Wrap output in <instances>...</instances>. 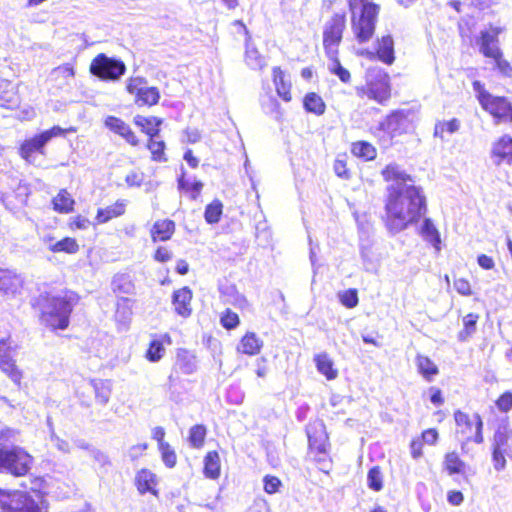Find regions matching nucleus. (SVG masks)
<instances>
[{"mask_svg": "<svg viewBox=\"0 0 512 512\" xmlns=\"http://www.w3.org/2000/svg\"><path fill=\"white\" fill-rule=\"evenodd\" d=\"M147 81L145 80V78L143 77H134V78H130L128 80V83H127V91L132 94V95H135L136 98L141 94V92L143 91V89L146 87Z\"/></svg>", "mask_w": 512, "mask_h": 512, "instance_id": "6e6d98bb", "label": "nucleus"}, {"mask_svg": "<svg viewBox=\"0 0 512 512\" xmlns=\"http://www.w3.org/2000/svg\"><path fill=\"white\" fill-rule=\"evenodd\" d=\"M56 77H61L64 79H72L75 75L74 68L71 64L66 63L64 65L58 66L52 72Z\"/></svg>", "mask_w": 512, "mask_h": 512, "instance_id": "680f3d73", "label": "nucleus"}, {"mask_svg": "<svg viewBox=\"0 0 512 512\" xmlns=\"http://www.w3.org/2000/svg\"><path fill=\"white\" fill-rule=\"evenodd\" d=\"M496 406L502 412H508L512 409V393L505 392L496 401Z\"/></svg>", "mask_w": 512, "mask_h": 512, "instance_id": "0e129e2a", "label": "nucleus"}, {"mask_svg": "<svg viewBox=\"0 0 512 512\" xmlns=\"http://www.w3.org/2000/svg\"><path fill=\"white\" fill-rule=\"evenodd\" d=\"M482 108L493 116L495 123H512V105L505 97L486 96Z\"/></svg>", "mask_w": 512, "mask_h": 512, "instance_id": "f8f14e48", "label": "nucleus"}, {"mask_svg": "<svg viewBox=\"0 0 512 512\" xmlns=\"http://www.w3.org/2000/svg\"><path fill=\"white\" fill-rule=\"evenodd\" d=\"M95 394V400L98 404L105 406L110 399L112 384L110 380L92 379L90 381Z\"/></svg>", "mask_w": 512, "mask_h": 512, "instance_id": "b1692460", "label": "nucleus"}, {"mask_svg": "<svg viewBox=\"0 0 512 512\" xmlns=\"http://www.w3.org/2000/svg\"><path fill=\"white\" fill-rule=\"evenodd\" d=\"M351 29L359 43L368 42L374 35L379 6L373 0H348Z\"/></svg>", "mask_w": 512, "mask_h": 512, "instance_id": "7ed1b4c3", "label": "nucleus"}, {"mask_svg": "<svg viewBox=\"0 0 512 512\" xmlns=\"http://www.w3.org/2000/svg\"><path fill=\"white\" fill-rule=\"evenodd\" d=\"M222 300L239 309H245L249 306L246 297L241 294L234 285H222L219 288Z\"/></svg>", "mask_w": 512, "mask_h": 512, "instance_id": "6ab92c4d", "label": "nucleus"}, {"mask_svg": "<svg viewBox=\"0 0 512 512\" xmlns=\"http://www.w3.org/2000/svg\"><path fill=\"white\" fill-rule=\"evenodd\" d=\"M223 205L219 200H214L205 209V219L209 224L217 223L222 214Z\"/></svg>", "mask_w": 512, "mask_h": 512, "instance_id": "49530a36", "label": "nucleus"}, {"mask_svg": "<svg viewBox=\"0 0 512 512\" xmlns=\"http://www.w3.org/2000/svg\"><path fill=\"white\" fill-rule=\"evenodd\" d=\"M204 473L206 477L216 479L220 474V458L216 451H210L204 458Z\"/></svg>", "mask_w": 512, "mask_h": 512, "instance_id": "7c9ffc66", "label": "nucleus"}, {"mask_svg": "<svg viewBox=\"0 0 512 512\" xmlns=\"http://www.w3.org/2000/svg\"><path fill=\"white\" fill-rule=\"evenodd\" d=\"M491 159L497 166L512 164V137L504 135L494 142L491 149Z\"/></svg>", "mask_w": 512, "mask_h": 512, "instance_id": "4468645a", "label": "nucleus"}, {"mask_svg": "<svg viewBox=\"0 0 512 512\" xmlns=\"http://www.w3.org/2000/svg\"><path fill=\"white\" fill-rule=\"evenodd\" d=\"M245 61L246 64L254 70H261L266 66L265 59L259 51L251 45L250 36L246 39Z\"/></svg>", "mask_w": 512, "mask_h": 512, "instance_id": "c85d7f7f", "label": "nucleus"}, {"mask_svg": "<svg viewBox=\"0 0 512 512\" xmlns=\"http://www.w3.org/2000/svg\"><path fill=\"white\" fill-rule=\"evenodd\" d=\"M444 466L449 474H455L463 472L465 463L459 458L457 453L450 452L445 455Z\"/></svg>", "mask_w": 512, "mask_h": 512, "instance_id": "37998d69", "label": "nucleus"}, {"mask_svg": "<svg viewBox=\"0 0 512 512\" xmlns=\"http://www.w3.org/2000/svg\"><path fill=\"white\" fill-rule=\"evenodd\" d=\"M143 179L144 177L142 173L131 172L126 176L125 181L130 187H139L142 184Z\"/></svg>", "mask_w": 512, "mask_h": 512, "instance_id": "338daca9", "label": "nucleus"}, {"mask_svg": "<svg viewBox=\"0 0 512 512\" xmlns=\"http://www.w3.org/2000/svg\"><path fill=\"white\" fill-rule=\"evenodd\" d=\"M31 462L32 457L18 446L0 448V471L23 476L29 471Z\"/></svg>", "mask_w": 512, "mask_h": 512, "instance_id": "423d86ee", "label": "nucleus"}, {"mask_svg": "<svg viewBox=\"0 0 512 512\" xmlns=\"http://www.w3.org/2000/svg\"><path fill=\"white\" fill-rule=\"evenodd\" d=\"M0 502L8 512H41L38 502L23 492L11 494L0 489Z\"/></svg>", "mask_w": 512, "mask_h": 512, "instance_id": "1a4fd4ad", "label": "nucleus"}, {"mask_svg": "<svg viewBox=\"0 0 512 512\" xmlns=\"http://www.w3.org/2000/svg\"><path fill=\"white\" fill-rule=\"evenodd\" d=\"M419 234L429 242L438 254L441 250V238L435 226H420Z\"/></svg>", "mask_w": 512, "mask_h": 512, "instance_id": "e433bc0d", "label": "nucleus"}, {"mask_svg": "<svg viewBox=\"0 0 512 512\" xmlns=\"http://www.w3.org/2000/svg\"><path fill=\"white\" fill-rule=\"evenodd\" d=\"M176 367L186 375L193 374L197 370V360L194 354L186 349H179L176 357Z\"/></svg>", "mask_w": 512, "mask_h": 512, "instance_id": "412c9836", "label": "nucleus"}, {"mask_svg": "<svg viewBox=\"0 0 512 512\" xmlns=\"http://www.w3.org/2000/svg\"><path fill=\"white\" fill-rule=\"evenodd\" d=\"M0 369L16 384L22 379L21 371L16 367L9 351L5 349V343H0Z\"/></svg>", "mask_w": 512, "mask_h": 512, "instance_id": "a211bd4d", "label": "nucleus"}, {"mask_svg": "<svg viewBox=\"0 0 512 512\" xmlns=\"http://www.w3.org/2000/svg\"><path fill=\"white\" fill-rule=\"evenodd\" d=\"M263 341L254 332H247L240 340L237 351L246 355H256L261 351Z\"/></svg>", "mask_w": 512, "mask_h": 512, "instance_id": "aec40b11", "label": "nucleus"}, {"mask_svg": "<svg viewBox=\"0 0 512 512\" xmlns=\"http://www.w3.org/2000/svg\"><path fill=\"white\" fill-rule=\"evenodd\" d=\"M158 134L159 129H156L155 131L147 129V135L150 136L148 149L150 150L154 161L164 162L167 160L164 154L165 143L163 140L158 139Z\"/></svg>", "mask_w": 512, "mask_h": 512, "instance_id": "393cba45", "label": "nucleus"}, {"mask_svg": "<svg viewBox=\"0 0 512 512\" xmlns=\"http://www.w3.org/2000/svg\"><path fill=\"white\" fill-rule=\"evenodd\" d=\"M501 32V28L493 26H490L488 30L481 31L477 44L485 57L493 58L500 54L498 35Z\"/></svg>", "mask_w": 512, "mask_h": 512, "instance_id": "ddd939ff", "label": "nucleus"}, {"mask_svg": "<svg viewBox=\"0 0 512 512\" xmlns=\"http://www.w3.org/2000/svg\"><path fill=\"white\" fill-rule=\"evenodd\" d=\"M105 126L113 131L116 134H119L121 137H123L129 144L132 146H137L139 141L134 134V132L131 130L128 124H126L123 120L114 117V116H108L105 119Z\"/></svg>", "mask_w": 512, "mask_h": 512, "instance_id": "2eb2a0df", "label": "nucleus"}, {"mask_svg": "<svg viewBox=\"0 0 512 512\" xmlns=\"http://www.w3.org/2000/svg\"><path fill=\"white\" fill-rule=\"evenodd\" d=\"M357 95L367 96L379 104H385L391 97L389 75L380 69L369 71L367 83L365 86L357 88Z\"/></svg>", "mask_w": 512, "mask_h": 512, "instance_id": "20e7f679", "label": "nucleus"}, {"mask_svg": "<svg viewBox=\"0 0 512 512\" xmlns=\"http://www.w3.org/2000/svg\"><path fill=\"white\" fill-rule=\"evenodd\" d=\"M416 363L419 372L428 380L438 373L437 366L426 356L418 355Z\"/></svg>", "mask_w": 512, "mask_h": 512, "instance_id": "a19ab883", "label": "nucleus"}, {"mask_svg": "<svg viewBox=\"0 0 512 512\" xmlns=\"http://www.w3.org/2000/svg\"><path fill=\"white\" fill-rule=\"evenodd\" d=\"M125 206L123 203L117 202L114 205L108 206L104 209H99L97 219L99 222H107L114 217L120 216L124 213Z\"/></svg>", "mask_w": 512, "mask_h": 512, "instance_id": "4c0bfd02", "label": "nucleus"}, {"mask_svg": "<svg viewBox=\"0 0 512 512\" xmlns=\"http://www.w3.org/2000/svg\"><path fill=\"white\" fill-rule=\"evenodd\" d=\"M334 172L337 176L347 179L349 178L348 169L346 168V163L343 160L337 159L334 162Z\"/></svg>", "mask_w": 512, "mask_h": 512, "instance_id": "774afa93", "label": "nucleus"}, {"mask_svg": "<svg viewBox=\"0 0 512 512\" xmlns=\"http://www.w3.org/2000/svg\"><path fill=\"white\" fill-rule=\"evenodd\" d=\"M74 200L67 190L62 189L53 199L54 209L61 213H68L72 211Z\"/></svg>", "mask_w": 512, "mask_h": 512, "instance_id": "f704fd0d", "label": "nucleus"}, {"mask_svg": "<svg viewBox=\"0 0 512 512\" xmlns=\"http://www.w3.org/2000/svg\"><path fill=\"white\" fill-rule=\"evenodd\" d=\"M112 285L114 291H119L128 294L132 290L131 282L123 275L115 277L112 282Z\"/></svg>", "mask_w": 512, "mask_h": 512, "instance_id": "13d9d810", "label": "nucleus"}, {"mask_svg": "<svg viewBox=\"0 0 512 512\" xmlns=\"http://www.w3.org/2000/svg\"><path fill=\"white\" fill-rule=\"evenodd\" d=\"M497 69L505 76H512V67L509 62L502 57V52L497 57H493Z\"/></svg>", "mask_w": 512, "mask_h": 512, "instance_id": "e2e57ef3", "label": "nucleus"}, {"mask_svg": "<svg viewBox=\"0 0 512 512\" xmlns=\"http://www.w3.org/2000/svg\"><path fill=\"white\" fill-rule=\"evenodd\" d=\"M507 450L493 448L492 460L495 470L501 471L506 467L505 453Z\"/></svg>", "mask_w": 512, "mask_h": 512, "instance_id": "bf43d9fd", "label": "nucleus"}, {"mask_svg": "<svg viewBox=\"0 0 512 512\" xmlns=\"http://www.w3.org/2000/svg\"><path fill=\"white\" fill-rule=\"evenodd\" d=\"M19 103V98L14 91V87L8 81L0 82V106L6 108L16 107Z\"/></svg>", "mask_w": 512, "mask_h": 512, "instance_id": "cd10ccee", "label": "nucleus"}, {"mask_svg": "<svg viewBox=\"0 0 512 512\" xmlns=\"http://www.w3.org/2000/svg\"><path fill=\"white\" fill-rule=\"evenodd\" d=\"M454 288L461 295H464V296L471 295L470 283L466 279L460 278V279L455 280Z\"/></svg>", "mask_w": 512, "mask_h": 512, "instance_id": "69168bd1", "label": "nucleus"}, {"mask_svg": "<svg viewBox=\"0 0 512 512\" xmlns=\"http://www.w3.org/2000/svg\"><path fill=\"white\" fill-rule=\"evenodd\" d=\"M23 281L17 274L0 269V292L7 296H15L20 292Z\"/></svg>", "mask_w": 512, "mask_h": 512, "instance_id": "f3484780", "label": "nucleus"}, {"mask_svg": "<svg viewBox=\"0 0 512 512\" xmlns=\"http://www.w3.org/2000/svg\"><path fill=\"white\" fill-rule=\"evenodd\" d=\"M455 422L460 428V432L467 441H474L477 444L483 442V422L479 414H474L473 419L462 411H456L454 414Z\"/></svg>", "mask_w": 512, "mask_h": 512, "instance_id": "9d476101", "label": "nucleus"}, {"mask_svg": "<svg viewBox=\"0 0 512 512\" xmlns=\"http://www.w3.org/2000/svg\"><path fill=\"white\" fill-rule=\"evenodd\" d=\"M329 60L331 61V63L329 64L328 66V69L329 71L332 73V74H335L336 76H338V78L343 82V83H348L350 82V79H351V74L350 72L344 68L339 59H338V55L335 56V57H328Z\"/></svg>", "mask_w": 512, "mask_h": 512, "instance_id": "c03bdc74", "label": "nucleus"}, {"mask_svg": "<svg viewBox=\"0 0 512 512\" xmlns=\"http://www.w3.org/2000/svg\"><path fill=\"white\" fill-rule=\"evenodd\" d=\"M378 58L386 63L392 64L394 57V41L390 35L383 36L377 41Z\"/></svg>", "mask_w": 512, "mask_h": 512, "instance_id": "bb28decb", "label": "nucleus"}, {"mask_svg": "<svg viewBox=\"0 0 512 512\" xmlns=\"http://www.w3.org/2000/svg\"><path fill=\"white\" fill-rule=\"evenodd\" d=\"M303 105L306 111L316 115H322L325 112V103L323 99L316 93H308L304 97Z\"/></svg>", "mask_w": 512, "mask_h": 512, "instance_id": "473e14b6", "label": "nucleus"}, {"mask_svg": "<svg viewBox=\"0 0 512 512\" xmlns=\"http://www.w3.org/2000/svg\"><path fill=\"white\" fill-rule=\"evenodd\" d=\"M150 233L154 242L165 241L173 235L174 226H153Z\"/></svg>", "mask_w": 512, "mask_h": 512, "instance_id": "3c124183", "label": "nucleus"}, {"mask_svg": "<svg viewBox=\"0 0 512 512\" xmlns=\"http://www.w3.org/2000/svg\"><path fill=\"white\" fill-rule=\"evenodd\" d=\"M64 130L59 126H54L53 128L43 131L42 133L25 140L20 149V156L25 159L29 163H33V154L41 153L43 154V149L45 145L54 137L63 135Z\"/></svg>", "mask_w": 512, "mask_h": 512, "instance_id": "6e6552de", "label": "nucleus"}, {"mask_svg": "<svg viewBox=\"0 0 512 512\" xmlns=\"http://www.w3.org/2000/svg\"><path fill=\"white\" fill-rule=\"evenodd\" d=\"M346 27V17L343 13H335L323 27V47L327 57L338 55V47L342 41Z\"/></svg>", "mask_w": 512, "mask_h": 512, "instance_id": "0eeeda50", "label": "nucleus"}, {"mask_svg": "<svg viewBox=\"0 0 512 512\" xmlns=\"http://www.w3.org/2000/svg\"><path fill=\"white\" fill-rule=\"evenodd\" d=\"M460 129V121L453 118L449 121H438L434 127V136L442 140L445 139V133L454 134Z\"/></svg>", "mask_w": 512, "mask_h": 512, "instance_id": "72a5a7b5", "label": "nucleus"}, {"mask_svg": "<svg viewBox=\"0 0 512 512\" xmlns=\"http://www.w3.org/2000/svg\"><path fill=\"white\" fill-rule=\"evenodd\" d=\"M165 353L163 342L160 340H152L146 353V357L151 362L159 361Z\"/></svg>", "mask_w": 512, "mask_h": 512, "instance_id": "8fccbe9b", "label": "nucleus"}, {"mask_svg": "<svg viewBox=\"0 0 512 512\" xmlns=\"http://www.w3.org/2000/svg\"><path fill=\"white\" fill-rule=\"evenodd\" d=\"M160 99L159 90L156 87H145L137 97L136 103L139 105H155Z\"/></svg>", "mask_w": 512, "mask_h": 512, "instance_id": "79ce46f5", "label": "nucleus"}, {"mask_svg": "<svg viewBox=\"0 0 512 512\" xmlns=\"http://www.w3.org/2000/svg\"><path fill=\"white\" fill-rule=\"evenodd\" d=\"M44 242L52 252H65L74 254L78 251L79 246L74 238L65 237L59 241H54L53 237L44 238Z\"/></svg>", "mask_w": 512, "mask_h": 512, "instance_id": "4be33fe9", "label": "nucleus"}, {"mask_svg": "<svg viewBox=\"0 0 512 512\" xmlns=\"http://www.w3.org/2000/svg\"><path fill=\"white\" fill-rule=\"evenodd\" d=\"M79 297L72 291L59 295L42 294L39 297L40 320L52 330H65L69 326V318Z\"/></svg>", "mask_w": 512, "mask_h": 512, "instance_id": "f03ea898", "label": "nucleus"}, {"mask_svg": "<svg viewBox=\"0 0 512 512\" xmlns=\"http://www.w3.org/2000/svg\"><path fill=\"white\" fill-rule=\"evenodd\" d=\"M264 490L268 494L276 493L281 486V481L275 476L267 475L264 477Z\"/></svg>", "mask_w": 512, "mask_h": 512, "instance_id": "052dcab7", "label": "nucleus"}, {"mask_svg": "<svg viewBox=\"0 0 512 512\" xmlns=\"http://www.w3.org/2000/svg\"><path fill=\"white\" fill-rule=\"evenodd\" d=\"M206 427L204 425H194L189 430L188 441L193 448H201L206 437Z\"/></svg>", "mask_w": 512, "mask_h": 512, "instance_id": "ea45409f", "label": "nucleus"}, {"mask_svg": "<svg viewBox=\"0 0 512 512\" xmlns=\"http://www.w3.org/2000/svg\"><path fill=\"white\" fill-rule=\"evenodd\" d=\"M318 371L325 375L328 380H333L337 377V370L333 368V361L327 353H321L314 358Z\"/></svg>", "mask_w": 512, "mask_h": 512, "instance_id": "c756f323", "label": "nucleus"}, {"mask_svg": "<svg viewBox=\"0 0 512 512\" xmlns=\"http://www.w3.org/2000/svg\"><path fill=\"white\" fill-rule=\"evenodd\" d=\"M352 153L365 160H373L376 157V149L370 143L365 141L353 143Z\"/></svg>", "mask_w": 512, "mask_h": 512, "instance_id": "58836bf2", "label": "nucleus"}, {"mask_svg": "<svg viewBox=\"0 0 512 512\" xmlns=\"http://www.w3.org/2000/svg\"><path fill=\"white\" fill-rule=\"evenodd\" d=\"M309 447L311 450H315L318 453L326 452V441L327 436L324 433V427L322 424H319L318 427L309 428L307 430Z\"/></svg>", "mask_w": 512, "mask_h": 512, "instance_id": "5701e85b", "label": "nucleus"}, {"mask_svg": "<svg viewBox=\"0 0 512 512\" xmlns=\"http://www.w3.org/2000/svg\"><path fill=\"white\" fill-rule=\"evenodd\" d=\"M135 124L139 127H141L146 133H147V129H152L153 131H155L156 129H158V126L161 124V120H157L155 117H152V118H146L144 116H136L135 119Z\"/></svg>", "mask_w": 512, "mask_h": 512, "instance_id": "4d7b16f0", "label": "nucleus"}, {"mask_svg": "<svg viewBox=\"0 0 512 512\" xmlns=\"http://www.w3.org/2000/svg\"><path fill=\"white\" fill-rule=\"evenodd\" d=\"M367 485L374 491H380L383 488V477L378 466L372 467L368 471Z\"/></svg>", "mask_w": 512, "mask_h": 512, "instance_id": "09e8293b", "label": "nucleus"}, {"mask_svg": "<svg viewBox=\"0 0 512 512\" xmlns=\"http://www.w3.org/2000/svg\"><path fill=\"white\" fill-rule=\"evenodd\" d=\"M339 300L347 308H354L358 304V294L356 289H348L339 293Z\"/></svg>", "mask_w": 512, "mask_h": 512, "instance_id": "864d4df0", "label": "nucleus"}, {"mask_svg": "<svg viewBox=\"0 0 512 512\" xmlns=\"http://www.w3.org/2000/svg\"><path fill=\"white\" fill-rule=\"evenodd\" d=\"M512 430L506 425H500L495 431L492 448L507 450Z\"/></svg>", "mask_w": 512, "mask_h": 512, "instance_id": "c9c22d12", "label": "nucleus"}, {"mask_svg": "<svg viewBox=\"0 0 512 512\" xmlns=\"http://www.w3.org/2000/svg\"><path fill=\"white\" fill-rule=\"evenodd\" d=\"M202 187L203 183L201 181L195 180L193 182H190L189 180H186L184 177V173L178 179V188L185 192H189L193 199H196L198 197L202 190Z\"/></svg>", "mask_w": 512, "mask_h": 512, "instance_id": "a18cd8bd", "label": "nucleus"}, {"mask_svg": "<svg viewBox=\"0 0 512 512\" xmlns=\"http://www.w3.org/2000/svg\"><path fill=\"white\" fill-rule=\"evenodd\" d=\"M191 300L192 292L188 287L176 290L172 297L175 312L182 317L190 316L192 312Z\"/></svg>", "mask_w": 512, "mask_h": 512, "instance_id": "dca6fc26", "label": "nucleus"}, {"mask_svg": "<svg viewBox=\"0 0 512 512\" xmlns=\"http://www.w3.org/2000/svg\"><path fill=\"white\" fill-rule=\"evenodd\" d=\"M410 111L396 110L388 115L385 120L379 123V130L386 133L390 138L401 135L410 128Z\"/></svg>", "mask_w": 512, "mask_h": 512, "instance_id": "9b49d317", "label": "nucleus"}, {"mask_svg": "<svg viewBox=\"0 0 512 512\" xmlns=\"http://www.w3.org/2000/svg\"><path fill=\"white\" fill-rule=\"evenodd\" d=\"M382 176L385 181L391 182L387 187L386 211L390 219L399 224H417L426 210L425 198L420 188L413 184L407 174L398 164L387 165Z\"/></svg>", "mask_w": 512, "mask_h": 512, "instance_id": "f257e3e1", "label": "nucleus"}, {"mask_svg": "<svg viewBox=\"0 0 512 512\" xmlns=\"http://www.w3.org/2000/svg\"><path fill=\"white\" fill-rule=\"evenodd\" d=\"M159 449L161 451L162 460L165 463V465L169 468L174 467L177 460L175 451L166 442H161Z\"/></svg>", "mask_w": 512, "mask_h": 512, "instance_id": "603ef678", "label": "nucleus"}, {"mask_svg": "<svg viewBox=\"0 0 512 512\" xmlns=\"http://www.w3.org/2000/svg\"><path fill=\"white\" fill-rule=\"evenodd\" d=\"M262 106L266 114L271 115L277 121L282 120L283 111L275 98L268 97L267 100L263 102Z\"/></svg>", "mask_w": 512, "mask_h": 512, "instance_id": "de8ad7c7", "label": "nucleus"}, {"mask_svg": "<svg viewBox=\"0 0 512 512\" xmlns=\"http://www.w3.org/2000/svg\"><path fill=\"white\" fill-rule=\"evenodd\" d=\"M125 63L104 53L98 54L90 63V73L102 81L116 82L126 73Z\"/></svg>", "mask_w": 512, "mask_h": 512, "instance_id": "39448f33", "label": "nucleus"}, {"mask_svg": "<svg viewBox=\"0 0 512 512\" xmlns=\"http://www.w3.org/2000/svg\"><path fill=\"white\" fill-rule=\"evenodd\" d=\"M273 82L276 92L285 102L291 101V83L285 80L284 72L280 67L273 68Z\"/></svg>", "mask_w": 512, "mask_h": 512, "instance_id": "a878e982", "label": "nucleus"}, {"mask_svg": "<svg viewBox=\"0 0 512 512\" xmlns=\"http://www.w3.org/2000/svg\"><path fill=\"white\" fill-rule=\"evenodd\" d=\"M136 483L140 493L153 492V487L156 484L155 475L146 469H142L136 475Z\"/></svg>", "mask_w": 512, "mask_h": 512, "instance_id": "2f4dec72", "label": "nucleus"}, {"mask_svg": "<svg viewBox=\"0 0 512 512\" xmlns=\"http://www.w3.org/2000/svg\"><path fill=\"white\" fill-rule=\"evenodd\" d=\"M220 321L222 326L228 330L236 328L240 323L238 315L230 309L223 312Z\"/></svg>", "mask_w": 512, "mask_h": 512, "instance_id": "5fc2aeb1", "label": "nucleus"}]
</instances>
